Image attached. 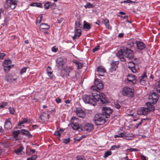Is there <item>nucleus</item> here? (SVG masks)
<instances>
[{"instance_id": "1", "label": "nucleus", "mask_w": 160, "mask_h": 160, "mask_svg": "<svg viewBox=\"0 0 160 160\" xmlns=\"http://www.w3.org/2000/svg\"><path fill=\"white\" fill-rule=\"evenodd\" d=\"M83 102L86 104H89L95 106L97 102L100 101L102 104L108 103L109 102L108 99L104 93H100L97 92L96 95H89L87 94L83 95L82 97Z\"/></svg>"}, {"instance_id": "2", "label": "nucleus", "mask_w": 160, "mask_h": 160, "mask_svg": "<svg viewBox=\"0 0 160 160\" xmlns=\"http://www.w3.org/2000/svg\"><path fill=\"white\" fill-rule=\"evenodd\" d=\"M116 55L119 57L124 56L130 59H132L134 57L133 51L125 46L121 47L120 49L118 51Z\"/></svg>"}, {"instance_id": "3", "label": "nucleus", "mask_w": 160, "mask_h": 160, "mask_svg": "<svg viewBox=\"0 0 160 160\" xmlns=\"http://www.w3.org/2000/svg\"><path fill=\"white\" fill-rule=\"evenodd\" d=\"M102 110L103 114H96L93 120H105V118H109L110 114L112 112V110L108 107H103Z\"/></svg>"}, {"instance_id": "4", "label": "nucleus", "mask_w": 160, "mask_h": 160, "mask_svg": "<svg viewBox=\"0 0 160 160\" xmlns=\"http://www.w3.org/2000/svg\"><path fill=\"white\" fill-rule=\"evenodd\" d=\"M122 94L124 96H127L129 98L134 97V90L133 89L128 87H125L122 88Z\"/></svg>"}, {"instance_id": "5", "label": "nucleus", "mask_w": 160, "mask_h": 160, "mask_svg": "<svg viewBox=\"0 0 160 160\" xmlns=\"http://www.w3.org/2000/svg\"><path fill=\"white\" fill-rule=\"evenodd\" d=\"M18 2L15 0H5V7L6 8L14 9L17 4Z\"/></svg>"}, {"instance_id": "6", "label": "nucleus", "mask_w": 160, "mask_h": 160, "mask_svg": "<svg viewBox=\"0 0 160 160\" xmlns=\"http://www.w3.org/2000/svg\"><path fill=\"white\" fill-rule=\"evenodd\" d=\"M12 61L9 59L4 61L3 66L4 67V70L6 72H8L10 69L13 67V65H11Z\"/></svg>"}, {"instance_id": "7", "label": "nucleus", "mask_w": 160, "mask_h": 160, "mask_svg": "<svg viewBox=\"0 0 160 160\" xmlns=\"http://www.w3.org/2000/svg\"><path fill=\"white\" fill-rule=\"evenodd\" d=\"M56 66L58 67L62 68L66 61V59L63 57L58 58L56 60Z\"/></svg>"}, {"instance_id": "8", "label": "nucleus", "mask_w": 160, "mask_h": 160, "mask_svg": "<svg viewBox=\"0 0 160 160\" xmlns=\"http://www.w3.org/2000/svg\"><path fill=\"white\" fill-rule=\"evenodd\" d=\"M94 128L93 125L91 123H88L81 126V129L83 131L89 132Z\"/></svg>"}, {"instance_id": "9", "label": "nucleus", "mask_w": 160, "mask_h": 160, "mask_svg": "<svg viewBox=\"0 0 160 160\" xmlns=\"http://www.w3.org/2000/svg\"><path fill=\"white\" fill-rule=\"evenodd\" d=\"M75 112L78 117L83 118L85 116L84 111L79 108H76L74 110Z\"/></svg>"}, {"instance_id": "10", "label": "nucleus", "mask_w": 160, "mask_h": 160, "mask_svg": "<svg viewBox=\"0 0 160 160\" xmlns=\"http://www.w3.org/2000/svg\"><path fill=\"white\" fill-rule=\"evenodd\" d=\"M148 99L149 101H152L153 103H156L158 100L157 94L155 92H153L149 96Z\"/></svg>"}, {"instance_id": "11", "label": "nucleus", "mask_w": 160, "mask_h": 160, "mask_svg": "<svg viewBox=\"0 0 160 160\" xmlns=\"http://www.w3.org/2000/svg\"><path fill=\"white\" fill-rule=\"evenodd\" d=\"M119 63L118 62L112 61L111 63V67L109 69V71L111 72L115 71L118 68V65Z\"/></svg>"}, {"instance_id": "12", "label": "nucleus", "mask_w": 160, "mask_h": 160, "mask_svg": "<svg viewBox=\"0 0 160 160\" xmlns=\"http://www.w3.org/2000/svg\"><path fill=\"white\" fill-rule=\"evenodd\" d=\"M135 43L136 45L137 48L139 50H142L146 47V45L142 42L136 41Z\"/></svg>"}, {"instance_id": "13", "label": "nucleus", "mask_w": 160, "mask_h": 160, "mask_svg": "<svg viewBox=\"0 0 160 160\" xmlns=\"http://www.w3.org/2000/svg\"><path fill=\"white\" fill-rule=\"evenodd\" d=\"M94 83L96 88L98 90H101L103 88V85L101 80L99 81L98 79H95Z\"/></svg>"}, {"instance_id": "14", "label": "nucleus", "mask_w": 160, "mask_h": 160, "mask_svg": "<svg viewBox=\"0 0 160 160\" xmlns=\"http://www.w3.org/2000/svg\"><path fill=\"white\" fill-rule=\"evenodd\" d=\"M155 103H152V101H149V102L146 103L147 108L149 112H152L154 111L155 108L153 104Z\"/></svg>"}, {"instance_id": "15", "label": "nucleus", "mask_w": 160, "mask_h": 160, "mask_svg": "<svg viewBox=\"0 0 160 160\" xmlns=\"http://www.w3.org/2000/svg\"><path fill=\"white\" fill-rule=\"evenodd\" d=\"M75 34L74 36L72 37V39L73 40L75 39L77 37L78 38L81 35L82 31L80 29L76 28H75Z\"/></svg>"}, {"instance_id": "16", "label": "nucleus", "mask_w": 160, "mask_h": 160, "mask_svg": "<svg viewBox=\"0 0 160 160\" xmlns=\"http://www.w3.org/2000/svg\"><path fill=\"white\" fill-rule=\"evenodd\" d=\"M21 132L22 135L27 136L28 138H31L32 137V135L27 130L25 129H22L21 130Z\"/></svg>"}, {"instance_id": "17", "label": "nucleus", "mask_w": 160, "mask_h": 160, "mask_svg": "<svg viewBox=\"0 0 160 160\" xmlns=\"http://www.w3.org/2000/svg\"><path fill=\"white\" fill-rule=\"evenodd\" d=\"M147 78L146 72H145L140 77L139 82L140 83L143 85L146 81Z\"/></svg>"}, {"instance_id": "18", "label": "nucleus", "mask_w": 160, "mask_h": 160, "mask_svg": "<svg viewBox=\"0 0 160 160\" xmlns=\"http://www.w3.org/2000/svg\"><path fill=\"white\" fill-rule=\"evenodd\" d=\"M72 69L70 67H67L65 68L62 71V73L64 74V75L66 77L69 76V73L71 71Z\"/></svg>"}, {"instance_id": "19", "label": "nucleus", "mask_w": 160, "mask_h": 160, "mask_svg": "<svg viewBox=\"0 0 160 160\" xmlns=\"http://www.w3.org/2000/svg\"><path fill=\"white\" fill-rule=\"evenodd\" d=\"M17 79V78H14L12 75H11L10 74H8L6 76L5 80L7 82H12L16 80Z\"/></svg>"}, {"instance_id": "20", "label": "nucleus", "mask_w": 160, "mask_h": 160, "mask_svg": "<svg viewBox=\"0 0 160 160\" xmlns=\"http://www.w3.org/2000/svg\"><path fill=\"white\" fill-rule=\"evenodd\" d=\"M50 26L48 24L42 23L40 26V28L42 30H48L50 28Z\"/></svg>"}, {"instance_id": "21", "label": "nucleus", "mask_w": 160, "mask_h": 160, "mask_svg": "<svg viewBox=\"0 0 160 160\" xmlns=\"http://www.w3.org/2000/svg\"><path fill=\"white\" fill-rule=\"evenodd\" d=\"M4 127L7 129H9L12 128V125L10 121H6L4 124Z\"/></svg>"}, {"instance_id": "22", "label": "nucleus", "mask_w": 160, "mask_h": 160, "mask_svg": "<svg viewBox=\"0 0 160 160\" xmlns=\"http://www.w3.org/2000/svg\"><path fill=\"white\" fill-rule=\"evenodd\" d=\"M52 70V68L49 66L47 68L46 71L47 74L49 77L51 78H52L53 77V75L52 74V72L51 71Z\"/></svg>"}, {"instance_id": "23", "label": "nucleus", "mask_w": 160, "mask_h": 160, "mask_svg": "<svg viewBox=\"0 0 160 160\" xmlns=\"http://www.w3.org/2000/svg\"><path fill=\"white\" fill-rule=\"evenodd\" d=\"M73 62L75 64L76 66L78 69H80L82 68V63L78 62L77 60H73Z\"/></svg>"}, {"instance_id": "24", "label": "nucleus", "mask_w": 160, "mask_h": 160, "mask_svg": "<svg viewBox=\"0 0 160 160\" xmlns=\"http://www.w3.org/2000/svg\"><path fill=\"white\" fill-rule=\"evenodd\" d=\"M128 77L127 80L129 82H132L134 80H135V76L134 75L130 74L128 75Z\"/></svg>"}, {"instance_id": "25", "label": "nucleus", "mask_w": 160, "mask_h": 160, "mask_svg": "<svg viewBox=\"0 0 160 160\" xmlns=\"http://www.w3.org/2000/svg\"><path fill=\"white\" fill-rule=\"evenodd\" d=\"M135 43L133 41H128L127 43L126 48H132L134 46Z\"/></svg>"}, {"instance_id": "26", "label": "nucleus", "mask_w": 160, "mask_h": 160, "mask_svg": "<svg viewBox=\"0 0 160 160\" xmlns=\"http://www.w3.org/2000/svg\"><path fill=\"white\" fill-rule=\"evenodd\" d=\"M127 133L125 132L119 133L118 135H116L114 136V138H124L125 136H127Z\"/></svg>"}, {"instance_id": "27", "label": "nucleus", "mask_w": 160, "mask_h": 160, "mask_svg": "<svg viewBox=\"0 0 160 160\" xmlns=\"http://www.w3.org/2000/svg\"><path fill=\"white\" fill-rule=\"evenodd\" d=\"M49 114L48 113H43L40 116V118L41 120H44L45 119H48Z\"/></svg>"}, {"instance_id": "28", "label": "nucleus", "mask_w": 160, "mask_h": 160, "mask_svg": "<svg viewBox=\"0 0 160 160\" xmlns=\"http://www.w3.org/2000/svg\"><path fill=\"white\" fill-rule=\"evenodd\" d=\"M141 111L142 114L146 115L149 112L148 108H141Z\"/></svg>"}, {"instance_id": "29", "label": "nucleus", "mask_w": 160, "mask_h": 160, "mask_svg": "<svg viewBox=\"0 0 160 160\" xmlns=\"http://www.w3.org/2000/svg\"><path fill=\"white\" fill-rule=\"evenodd\" d=\"M83 28L88 30H89L91 28V26L89 23L86 21L84 22Z\"/></svg>"}, {"instance_id": "30", "label": "nucleus", "mask_w": 160, "mask_h": 160, "mask_svg": "<svg viewBox=\"0 0 160 160\" xmlns=\"http://www.w3.org/2000/svg\"><path fill=\"white\" fill-rule=\"evenodd\" d=\"M71 125L72 127V128L74 130H78L79 128V125L78 123H74L73 122L71 124Z\"/></svg>"}, {"instance_id": "31", "label": "nucleus", "mask_w": 160, "mask_h": 160, "mask_svg": "<svg viewBox=\"0 0 160 160\" xmlns=\"http://www.w3.org/2000/svg\"><path fill=\"white\" fill-rule=\"evenodd\" d=\"M127 136H125L124 138L125 139L128 140H131L132 139V138L134 136V135L132 134L127 133Z\"/></svg>"}, {"instance_id": "32", "label": "nucleus", "mask_w": 160, "mask_h": 160, "mask_svg": "<svg viewBox=\"0 0 160 160\" xmlns=\"http://www.w3.org/2000/svg\"><path fill=\"white\" fill-rule=\"evenodd\" d=\"M94 6L90 2H88L86 5L84 6V7L86 9L93 8L94 7Z\"/></svg>"}, {"instance_id": "33", "label": "nucleus", "mask_w": 160, "mask_h": 160, "mask_svg": "<svg viewBox=\"0 0 160 160\" xmlns=\"http://www.w3.org/2000/svg\"><path fill=\"white\" fill-rule=\"evenodd\" d=\"M95 123L97 125H101L106 122V121H94Z\"/></svg>"}, {"instance_id": "34", "label": "nucleus", "mask_w": 160, "mask_h": 160, "mask_svg": "<svg viewBox=\"0 0 160 160\" xmlns=\"http://www.w3.org/2000/svg\"><path fill=\"white\" fill-rule=\"evenodd\" d=\"M81 25V24L80 23V19L78 18L75 22V28H81L80 26Z\"/></svg>"}, {"instance_id": "35", "label": "nucleus", "mask_w": 160, "mask_h": 160, "mask_svg": "<svg viewBox=\"0 0 160 160\" xmlns=\"http://www.w3.org/2000/svg\"><path fill=\"white\" fill-rule=\"evenodd\" d=\"M21 133V131L18 130L13 132L12 133L13 136L14 137H17L18 135Z\"/></svg>"}, {"instance_id": "36", "label": "nucleus", "mask_w": 160, "mask_h": 160, "mask_svg": "<svg viewBox=\"0 0 160 160\" xmlns=\"http://www.w3.org/2000/svg\"><path fill=\"white\" fill-rule=\"evenodd\" d=\"M2 144L3 146L5 148L9 147L10 145L9 140H7L5 142L3 143Z\"/></svg>"}, {"instance_id": "37", "label": "nucleus", "mask_w": 160, "mask_h": 160, "mask_svg": "<svg viewBox=\"0 0 160 160\" xmlns=\"http://www.w3.org/2000/svg\"><path fill=\"white\" fill-rule=\"evenodd\" d=\"M128 64V68L129 69L132 68L135 66V63L132 61L129 62Z\"/></svg>"}, {"instance_id": "38", "label": "nucleus", "mask_w": 160, "mask_h": 160, "mask_svg": "<svg viewBox=\"0 0 160 160\" xmlns=\"http://www.w3.org/2000/svg\"><path fill=\"white\" fill-rule=\"evenodd\" d=\"M97 71L99 72H105L106 70L104 68L98 67L97 68Z\"/></svg>"}, {"instance_id": "39", "label": "nucleus", "mask_w": 160, "mask_h": 160, "mask_svg": "<svg viewBox=\"0 0 160 160\" xmlns=\"http://www.w3.org/2000/svg\"><path fill=\"white\" fill-rule=\"evenodd\" d=\"M24 149L23 147L22 146H21L18 148L16 150L15 152L16 154H18L19 153L21 152Z\"/></svg>"}, {"instance_id": "40", "label": "nucleus", "mask_w": 160, "mask_h": 160, "mask_svg": "<svg viewBox=\"0 0 160 160\" xmlns=\"http://www.w3.org/2000/svg\"><path fill=\"white\" fill-rule=\"evenodd\" d=\"M112 152L111 151H109L106 152L104 154V157L105 158H106L109 156L110 155L112 154Z\"/></svg>"}, {"instance_id": "41", "label": "nucleus", "mask_w": 160, "mask_h": 160, "mask_svg": "<svg viewBox=\"0 0 160 160\" xmlns=\"http://www.w3.org/2000/svg\"><path fill=\"white\" fill-rule=\"evenodd\" d=\"M51 4L50 2H47L44 5V7L46 9H48L50 8V4Z\"/></svg>"}, {"instance_id": "42", "label": "nucleus", "mask_w": 160, "mask_h": 160, "mask_svg": "<svg viewBox=\"0 0 160 160\" xmlns=\"http://www.w3.org/2000/svg\"><path fill=\"white\" fill-rule=\"evenodd\" d=\"M9 110L10 114H14L15 112V110L14 108L13 107H9Z\"/></svg>"}, {"instance_id": "43", "label": "nucleus", "mask_w": 160, "mask_h": 160, "mask_svg": "<svg viewBox=\"0 0 160 160\" xmlns=\"http://www.w3.org/2000/svg\"><path fill=\"white\" fill-rule=\"evenodd\" d=\"M37 156L36 155H34L32 156L31 157L28 158V160H35L37 158Z\"/></svg>"}, {"instance_id": "44", "label": "nucleus", "mask_w": 160, "mask_h": 160, "mask_svg": "<svg viewBox=\"0 0 160 160\" xmlns=\"http://www.w3.org/2000/svg\"><path fill=\"white\" fill-rule=\"evenodd\" d=\"M56 6V4L54 3H51V4H50V8L52 9H54Z\"/></svg>"}, {"instance_id": "45", "label": "nucleus", "mask_w": 160, "mask_h": 160, "mask_svg": "<svg viewBox=\"0 0 160 160\" xmlns=\"http://www.w3.org/2000/svg\"><path fill=\"white\" fill-rule=\"evenodd\" d=\"M114 107L118 109H119L121 108L120 105L117 102L114 103Z\"/></svg>"}, {"instance_id": "46", "label": "nucleus", "mask_w": 160, "mask_h": 160, "mask_svg": "<svg viewBox=\"0 0 160 160\" xmlns=\"http://www.w3.org/2000/svg\"><path fill=\"white\" fill-rule=\"evenodd\" d=\"M70 142V138H68L67 139H65L63 140V142L65 144H68Z\"/></svg>"}, {"instance_id": "47", "label": "nucleus", "mask_w": 160, "mask_h": 160, "mask_svg": "<svg viewBox=\"0 0 160 160\" xmlns=\"http://www.w3.org/2000/svg\"><path fill=\"white\" fill-rule=\"evenodd\" d=\"M7 103L5 102H2L1 104H0V108H2L4 107L5 106H6Z\"/></svg>"}, {"instance_id": "48", "label": "nucleus", "mask_w": 160, "mask_h": 160, "mask_svg": "<svg viewBox=\"0 0 160 160\" xmlns=\"http://www.w3.org/2000/svg\"><path fill=\"white\" fill-rule=\"evenodd\" d=\"M27 68L25 67L22 69L20 71V74H22L23 73L25 72L26 71Z\"/></svg>"}, {"instance_id": "49", "label": "nucleus", "mask_w": 160, "mask_h": 160, "mask_svg": "<svg viewBox=\"0 0 160 160\" xmlns=\"http://www.w3.org/2000/svg\"><path fill=\"white\" fill-rule=\"evenodd\" d=\"M120 147L119 145H114L112 147L111 150H115L116 148H118Z\"/></svg>"}, {"instance_id": "50", "label": "nucleus", "mask_w": 160, "mask_h": 160, "mask_svg": "<svg viewBox=\"0 0 160 160\" xmlns=\"http://www.w3.org/2000/svg\"><path fill=\"white\" fill-rule=\"evenodd\" d=\"M58 49V48H56L55 46L52 47L51 49L52 51L54 52H57Z\"/></svg>"}, {"instance_id": "51", "label": "nucleus", "mask_w": 160, "mask_h": 160, "mask_svg": "<svg viewBox=\"0 0 160 160\" xmlns=\"http://www.w3.org/2000/svg\"><path fill=\"white\" fill-rule=\"evenodd\" d=\"M133 2V1L130 0H126L125 1H122L121 2V3H132Z\"/></svg>"}, {"instance_id": "52", "label": "nucleus", "mask_w": 160, "mask_h": 160, "mask_svg": "<svg viewBox=\"0 0 160 160\" xmlns=\"http://www.w3.org/2000/svg\"><path fill=\"white\" fill-rule=\"evenodd\" d=\"M100 46L99 45H98L96 46L95 48H94L92 49V52H95L96 51H97V50H98Z\"/></svg>"}, {"instance_id": "53", "label": "nucleus", "mask_w": 160, "mask_h": 160, "mask_svg": "<svg viewBox=\"0 0 160 160\" xmlns=\"http://www.w3.org/2000/svg\"><path fill=\"white\" fill-rule=\"evenodd\" d=\"M129 69L133 73H135L137 71L135 68V67H132V68H130Z\"/></svg>"}, {"instance_id": "54", "label": "nucleus", "mask_w": 160, "mask_h": 160, "mask_svg": "<svg viewBox=\"0 0 160 160\" xmlns=\"http://www.w3.org/2000/svg\"><path fill=\"white\" fill-rule=\"evenodd\" d=\"M36 7L41 8H42L43 7L42 4L40 2H36Z\"/></svg>"}, {"instance_id": "55", "label": "nucleus", "mask_w": 160, "mask_h": 160, "mask_svg": "<svg viewBox=\"0 0 160 160\" xmlns=\"http://www.w3.org/2000/svg\"><path fill=\"white\" fill-rule=\"evenodd\" d=\"M6 54L4 53H0V60L3 59Z\"/></svg>"}, {"instance_id": "56", "label": "nucleus", "mask_w": 160, "mask_h": 160, "mask_svg": "<svg viewBox=\"0 0 160 160\" xmlns=\"http://www.w3.org/2000/svg\"><path fill=\"white\" fill-rule=\"evenodd\" d=\"M103 21L104 24H107L109 23L108 20L107 18L103 19Z\"/></svg>"}, {"instance_id": "57", "label": "nucleus", "mask_w": 160, "mask_h": 160, "mask_svg": "<svg viewBox=\"0 0 160 160\" xmlns=\"http://www.w3.org/2000/svg\"><path fill=\"white\" fill-rule=\"evenodd\" d=\"M54 135L56 136H58V137H60L61 136V133H60L59 131H56L54 133Z\"/></svg>"}, {"instance_id": "58", "label": "nucleus", "mask_w": 160, "mask_h": 160, "mask_svg": "<svg viewBox=\"0 0 160 160\" xmlns=\"http://www.w3.org/2000/svg\"><path fill=\"white\" fill-rule=\"evenodd\" d=\"M130 150L131 152L133 151H138V150L137 148H131L130 149H127V151Z\"/></svg>"}, {"instance_id": "59", "label": "nucleus", "mask_w": 160, "mask_h": 160, "mask_svg": "<svg viewBox=\"0 0 160 160\" xmlns=\"http://www.w3.org/2000/svg\"><path fill=\"white\" fill-rule=\"evenodd\" d=\"M55 101L58 103H59L61 102V100L59 98H58L55 99Z\"/></svg>"}, {"instance_id": "60", "label": "nucleus", "mask_w": 160, "mask_h": 160, "mask_svg": "<svg viewBox=\"0 0 160 160\" xmlns=\"http://www.w3.org/2000/svg\"><path fill=\"white\" fill-rule=\"evenodd\" d=\"M28 121H22L21 122H20L18 124V126H20L22 124H23L25 123H26Z\"/></svg>"}, {"instance_id": "61", "label": "nucleus", "mask_w": 160, "mask_h": 160, "mask_svg": "<svg viewBox=\"0 0 160 160\" xmlns=\"http://www.w3.org/2000/svg\"><path fill=\"white\" fill-rule=\"evenodd\" d=\"M63 18H61L59 19H58V22L60 24L63 21Z\"/></svg>"}, {"instance_id": "62", "label": "nucleus", "mask_w": 160, "mask_h": 160, "mask_svg": "<svg viewBox=\"0 0 160 160\" xmlns=\"http://www.w3.org/2000/svg\"><path fill=\"white\" fill-rule=\"evenodd\" d=\"M108 25H106V28H107L108 29H112V27L109 24H108Z\"/></svg>"}, {"instance_id": "63", "label": "nucleus", "mask_w": 160, "mask_h": 160, "mask_svg": "<svg viewBox=\"0 0 160 160\" xmlns=\"http://www.w3.org/2000/svg\"><path fill=\"white\" fill-rule=\"evenodd\" d=\"M58 131L61 134L64 132V130L62 128H60L58 130Z\"/></svg>"}, {"instance_id": "64", "label": "nucleus", "mask_w": 160, "mask_h": 160, "mask_svg": "<svg viewBox=\"0 0 160 160\" xmlns=\"http://www.w3.org/2000/svg\"><path fill=\"white\" fill-rule=\"evenodd\" d=\"M124 56H122L121 57H119L122 61H125V60L124 58L123 57Z\"/></svg>"}]
</instances>
